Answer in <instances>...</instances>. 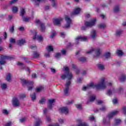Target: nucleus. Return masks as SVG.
<instances>
[{
	"label": "nucleus",
	"instance_id": "20",
	"mask_svg": "<svg viewBox=\"0 0 126 126\" xmlns=\"http://www.w3.org/2000/svg\"><path fill=\"white\" fill-rule=\"evenodd\" d=\"M119 11H120V7L118 5H117L114 8V12L116 13L117 12H119Z\"/></svg>",
	"mask_w": 126,
	"mask_h": 126
},
{
	"label": "nucleus",
	"instance_id": "13",
	"mask_svg": "<svg viewBox=\"0 0 126 126\" xmlns=\"http://www.w3.org/2000/svg\"><path fill=\"white\" fill-rule=\"evenodd\" d=\"M13 105L15 106V107H18V106H19V100H18V99H17V98L15 97L13 99Z\"/></svg>",
	"mask_w": 126,
	"mask_h": 126
},
{
	"label": "nucleus",
	"instance_id": "64",
	"mask_svg": "<svg viewBox=\"0 0 126 126\" xmlns=\"http://www.w3.org/2000/svg\"><path fill=\"white\" fill-rule=\"evenodd\" d=\"M64 32H61V36L62 38H64Z\"/></svg>",
	"mask_w": 126,
	"mask_h": 126
},
{
	"label": "nucleus",
	"instance_id": "61",
	"mask_svg": "<svg viewBox=\"0 0 126 126\" xmlns=\"http://www.w3.org/2000/svg\"><path fill=\"white\" fill-rule=\"evenodd\" d=\"M19 30L20 31H22V32L24 31V30H25L24 27H20L19 28Z\"/></svg>",
	"mask_w": 126,
	"mask_h": 126
},
{
	"label": "nucleus",
	"instance_id": "43",
	"mask_svg": "<svg viewBox=\"0 0 126 126\" xmlns=\"http://www.w3.org/2000/svg\"><path fill=\"white\" fill-rule=\"evenodd\" d=\"M75 106L78 110H82V107L80 104H75Z\"/></svg>",
	"mask_w": 126,
	"mask_h": 126
},
{
	"label": "nucleus",
	"instance_id": "5",
	"mask_svg": "<svg viewBox=\"0 0 126 126\" xmlns=\"http://www.w3.org/2000/svg\"><path fill=\"white\" fill-rule=\"evenodd\" d=\"M95 51L96 52V56H94V59H97V57L98 58V57H100V55H101V50L100 48H92L90 51H88L87 52V54H91V53H92V52Z\"/></svg>",
	"mask_w": 126,
	"mask_h": 126
},
{
	"label": "nucleus",
	"instance_id": "29",
	"mask_svg": "<svg viewBox=\"0 0 126 126\" xmlns=\"http://www.w3.org/2000/svg\"><path fill=\"white\" fill-rule=\"evenodd\" d=\"M44 90V87L40 86L39 87L36 89V92H40L42 91V90Z\"/></svg>",
	"mask_w": 126,
	"mask_h": 126
},
{
	"label": "nucleus",
	"instance_id": "18",
	"mask_svg": "<svg viewBox=\"0 0 126 126\" xmlns=\"http://www.w3.org/2000/svg\"><path fill=\"white\" fill-rule=\"evenodd\" d=\"M25 15V9L23 8L21 9L20 11V16H21V17H24Z\"/></svg>",
	"mask_w": 126,
	"mask_h": 126
},
{
	"label": "nucleus",
	"instance_id": "14",
	"mask_svg": "<svg viewBox=\"0 0 126 126\" xmlns=\"http://www.w3.org/2000/svg\"><path fill=\"white\" fill-rule=\"evenodd\" d=\"M60 110L61 112L64 113L65 115L68 114V108L66 107H62Z\"/></svg>",
	"mask_w": 126,
	"mask_h": 126
},
{
	"label": "nucleus",
	"instance_id": "59",
	"mask_svg": "<svg viewBox=\"0 0 126 126\" xmlns=\"http://www.w3.org/2000/svg\"><path fill=\"white\" fill-rule=\"evenodd\" d=\"M103 103V101L102 100H97V105H101Z\"/></svg>",
	"mask_w": 126,
	"mask_h": 126
},
{
	"label": "nucleus",
	"instance_id": "25",
	"mask_svg": "<svg viewBox=\"0 0 126 126\" xmlns=\"http://www.w3.org/2000/svg\"><path fill=\"white\" fill-rule=\"evenodd\" d=\"M95 99H96V96H95V95H91L90 101V102H94V101H95Z\"/></svg>",
	"mask_w": 126,
	"mask_h": 126
},
{
	"label": "nucleus",
	"instance_id": "42",
	"mask_svg": "<svg viewBox=\"0 0 126 126\" xmlns=\"http://www.w3.org/2000/svg\"><path fill=\"white\" fill-rule=\"evenodd\" d=\"M37 39L39 42H42V41H43V37H42V36H37Z\"/></svg>",
	"mask_w": 126,
	"mask_h": 126
},
{
	"label": "nucleus",
	"instance_id": "1",
	"mask_svg": "<svg viewBox=\"0 0 126 126\" xmlns=\"http://www.w3.org/2000/svg\"><path fill=\"white\" fill-rule=\"evenodd\" d=\"M64 74L61 76V79L64 80L65 78H67L68 80L65 84V89H64V94L65 96H68V92L69 91V86L71 84V79H72V74L69 71L68 67L66 66L64 68Z\"/></svg>",
	"mask_w": 126,
	"mask_h": 126
},
{
	"label": "nucleus",
	"instance_id": "26",
	"mask_svg": "<svg viewBox=\"0 0 126 126\" xmlns=\"http://www.w3.org/2000/svg\"><path fill=\"white\" fill-rule=\"evenodd\" d=\"M22 20L24 22H28L30 20V18L27 17H22Z\"/></svg>",
	"mask_w": 126,
	"mask_h": 126
},
{
	"label": "nucleus",
	"instance_id": "27",
	"mask_svg": "<svg viewBox=\"0 0 126 126\" xmlns=\"http://www.w3.org/2000/svg\"><path fill=\"white\" fill-rule=\"evenodd\" d=\"M120 80L122 82H124L126 81V75L122 74L120 78Z\"/></svg>",
	"mask_w": 126,
	"mask_h": 126
},
{
	"label": "nucleus",
	"instance_id": "63",
	"mask_svg": "<svg viewBox=\"0 0 126 126\" xmlns=\"http://www.w3.org/2000/svg\"><path fill=\"white\" fill-rule=\"evenodd\" d=\"M60 124H63V119H59L58 120Z\"/></svg>",
	"mask_w": 126,
	"mask_h": 126
},
{
	"label": "nucleus",
	"instance_id": "49",
	"mask_svg": "<svg viewBox=\"0 0 126 126\" xmlns=\"http://www.w3.org/2000/svg\"><path fill=\"white\" fill-rule=\"evenodd\" d=\"M16 2H17V0H12L10 2L9 4L10 5H11V4L13 3H16Z\"/></svg>",
	"mask_w": 126,
	"mask_h": 126
},
{
	"label": "nucleus",
	"instance_id": "56",
	"mask_svg": "<svg viewBox=\"0 0 126 126\" xmlns=\"http://www.w3.org/2000/svg\"><path fill=\"white\" fill-rule=\"evenodd\" d=\"M63 55H65L66 54V50L65 49H63L61 51Z\"/></svg>",
	"mask_w": 126,
	"mask_h": 126
},
{
	"label": "nucleus",
	"instance_id": "28",
	"mask_svg": "<svg viewBox=\"0 0 126 126\" xmlns=\"http://www.w3.org/2000/svg\"><path fill=\"white\" fill-rule=\"evenodd\" d=\"M31 97L32 101H34L36 99V93H34L32 94H31Z\"/></svg>",
	"mask_w": 126,
	"mask_h": 126
},
{
	"label": "nucleus",
	"instance_id": "10",
	"mask_svg": "<svg viewBox=\"0 0 126 126\" xmlns=\"http://www.w3.org/2000/svg\"><path fill=\"white\" fill-rule=\"evenodd\" d=\"M63 20V18H59L58 19H55L53 21L54 25H61V23Z\"/></svg>",
	"mask_w": 126,
	"mask_h": 126
},
{
	"label": "nucleus",
	"instance_id": "46",
	"mask_svg": "<svg viewBox=\"0 0 126 126\" xmlns=\"http://www.w3.org/2000/svg\"><path fill=\"white\" fill-rule=\"evenodd\" d=\"M62 54H61V53H57L55 55V58H56V59H59V58H60Z\"/></svg>",
	"mask_w": 126,
	"mask_h": 126
},
{
	"label": "nucleus",
	"instance_id": "31",
	"mask_svg": "<svg viewBox=\"0 0 126 126\" xmlns=\"http://www.w3.org/2000/svg\"><path fill=\"white\" fill-rule=\"evenodd\" d=\"M117 54H118V56H123V55H124V53L123 52V51H122V50H119L118 49L116 51Z\"/></svg>",
	"mask_w": 126,
	"mask_h": 126
},
{
	"label": "nucleus",
	"instance_id": "21",
	"mask_svg": "<svg viewBox=\"0 0 126 126\" xmlns=\"http://www.w3.org/2000/svg\"><path fill=\"white\" fill-rule=\"evenodd\" d=\"M80 8H76L73 12L74 14H78L80 12Z\"/></svg>",
	"mask_w": 126,
	"mask_h": 126
},
{
	"label": "nucleus",
	"instance_id": "45",
	"mask_svg": "<svg viewBox=\"0 0 126 126\" xmlns=\"http://www.w3.org/2000/svg\"><path fill=\"white\" fill-rule=\"evenodd\" d=\"M106 94L108 96H111V95H112V91L111 90H108L107 92L106 93Z\"/></svg>",
	"mask_w": 126,
	"mask_h": 126
},
{
	"label": "nucleus",
	"instance_id": "62",
	"mask_svg": "<svg viewBox=\"0 0 126 126\" xmlns=\"http://www.w3.org/2000/svg\"><path fill=\"white\" fill-rule=\"evenodd\" d=\"M44 56L46 57V58H50V53H46L45 54Z\"/></svg>",
	"mask_w": 126,
	"mask_h": 126
},
{
	"label": "nucleus",
	"instance_id": "6",
	"mask_svg": "<svg viewBox=\"0 0 126 126\" xmlns=\"http://www.w3.org/2000/svg\"><path fill=\"white\" fill-rule=\"evenodd\" d=\"M65 20L67 24L63 27V28L64 29H67L68 28H69V27H70V25H71L72 24L71 19H70V18H69V17L66 16L65 17Z\"/></svg>",
	"mask_w": 126,
	"mask_h": 126
},
{
	"label": "nucleus",
	"instance_id": "17",
	"mask_svg": "<svg viewBox=\"0 0 126 126\" xmlns=\"http://www.w3.org/2000/svg\"><path fill=\"white\" fill-rule=\"evenodd\" d=\"M96 36H97L96 31L94 30H92L91 32V38H92V39H95Z\"/></svg>",
	"mask_w": 126,
	"mask_h": 126
},
{
	"label": "nucleus",
	"instance_id": "55",
	"mask_svg": "<svg viewBox=\"0 0 126 126\" xmlns=\"http://www.w3.org/2000/svg\"><path fill=\"white\" fill-rule=\"evenodd\" d=\"M25 118H22L20 119V123H24L25 122Z\"/></svg>",
	"mask_w": 126,
	"mask_h": 126
},
{
	"label": "nucleus",
	"instance_id": "34",
	"mask_svg": "<svg viewBox=\"0 0 126 126\" xmlns=\"http://www.w3.org/2000/svg\"><path fill=\"white\" fill-rule=\"evenodd\" d=\"M50 1H51L52 2V6L55 8H57V3H56V2L55 0H49Z\"/></svg>",
	"mask_w": 126,
	"mask_h": 126
},
{
	"label": "nucleus",
	"instance_id": "19",
	"mask_svg": "<svg viewBox=\"0 0 126 126\" xmlns=\"http://www.w3.org/2000/svg\"><path fill=\"white\" fill-rule=\"evenodd\" d=\"M33 56L35 59H38L40 57V54L37 51H34L33 52Z\"/></svg>",
	"mask_w": 126,
	"mask_h": 126
},
{
	"label": "nucleus",
	"instance_id": "8",
	"mask_svg": "<svg viewBox=\"0 0 126 126\" xmlns=\"http://www.w3.org/2000/svg\"><path fill=\"white\" fill-rule=\"evenodd\" d=\"M95 23H96V19H94L90 22H85V26L86 27H92V26L95 25Z\"/></svg>",
	"mask_w": 126,
	"mask_h": 126
},
{
	"label": "nucleus",
	"instance_id": "51",
	"mask_svg": "<svg viewBox=\"0 0 126 126\" xmlns=\"http://www.w3.org/2000/svg\"><path fill=\"white\" fill-rule=\"evenodd\" d=\"M77 83H81L82 82V78H79L77 79Z\"/></svg>",
	"mask_w": 126,
	"mask_h": 126
},
{
	"label": "nucleus",
	"instance_id": "48",
	"mask_svg": "<svg viewBox=\"0 0 126 126\" xmlns=\"http://www.w3.org/2000/svg\"><path fill=\"white\" fill-rule=\"evenodd\" d=\"M122 34V31H117L116 32V35L117 36H119Z\"/></svg>",
	"mask_w": 126,
	"mask_h": 126
},
{
	"label": "nucleus",
	"instance_id": "12",
	"mask_svg": "<svg viewBox=\"0 0 126 126\" xmlns=\"http://www.w3.org/2000/svg\"><path fill=\"white\" fill-rule=\"evenodd\" d=\"M118 114V111H114L110 112L108 116H107V118H108L109 120L111 119V118H113L114 116H116Z\"/></svg>",
	"mask_w": 126,
	"mask_h": 126
},
{
	"label": "nucleus",
	"instance_id": "60",
	"mask_svg": "<svg viewBox=\"0 0 126 126\" xmlns=\"http://www.w3.org/2000/svg\"><path fill=\"white\" fill-rule=\"evenodd\" d=\"M123 111H124V115H126V106H124V107L123 108Z\"/></svg>",
	"mask_w": 126,
	"mask_h": 126
},
{
	"label": "nucleus",
	"instance_id": "44",
	"mask_svg": "<svg viewBox=\"0 0 126 126\" xmlns=\"http://www.w3.org/2000/svg\"><path fill=\"white\" fill-rule=\"evenodd\" d=\"M45 103V98H42L39 100V104H43Z\"/></svg>",
	"mask_w": 126,
	"mask_h": 126
},
{
	"label": "nucleus",
	"instance_id": "39",
	"mask_svg": "<svg viewBox=\"0 0 126 126\" xmlns=\"http://www.w3.org/2000/svg\"><path fill=\"white\" fill-rule=\"evenodd\" d=\"M9 42H10V43H11L12 44H15L16 41L15 40V39L11 38H10Z\"/></svg>",
	"mask_w": 126,
	"mask_h": 126
},
{
	"label": "nucleus",
	"instance_id": "50",
	"mask_svg": "<svg viewBox=\"0 0 126 126\" xmlns=\"http://www.w3.org/2000/svg\"><path fill=\"white\" fill-rule=\"evenodd\" d=\"M31 49H32V50H36L37 49V46L34 45H32L31 46Z\"/></svg>",
	"mask_w": 126,
	"mask_h": 126
},
{
	"label": "nucleus",
	"instance_id": "41",
	"mask_svg": "<svg viewBox=\"0 0 126 126\" xmlns=\"http://www.w3.org/2000/svg\"><path fill=\"white\" fill-rule=\"evenodd\" d=\"M110 56H111V53H110V52H107L105 54V57L106 59H109V58L110 57Z\"/></svg>",
	"mask_w": 126,
	"mask_h": 126
},
{
	"label": "nucleus",
	"instance_id": "53",
	"mask_svg": "<svg viewBox=\"0 0 126 126\" xmlns=\"http://www.w3.org/2000/svg\"><path fill=\"white\" fill-rule=\"evenodd\" d=\"M56 32H53L52 35H50V38H54V36H56Z\"/></svg>",
	"mask_w": 126,
	"mask_h": 126
},
{
	"label": "nucleus",
	"instance_id": "11",
	"mask_svg": "<svg viewBox=\"0 0 126 126\" xmlns=\"http://www.w3.org/2000/svg\"><path fill=\"white\" fill-rule=\"evenodd\" d=\"M75 40L77 44H79V42H78L79 40H80V41H86L87 40V37L78 36L76 38Z\"/></svg>",
	"mask_w": 126,
	"mask_h": 126
},
{
	"label": "nucleus",
	"instance_id": "52",
	"mask_svg": "<svg viewBox=\"0 0 126 126\" xmlns=\"http://www.w3.org/2000/svg\"><path fill=\"white\" fill-rule=\"evenodd\" d=\"M100 111H102V112H105V111H106V107H105V106H102L100 108Z\"/></svg>",
	"mask_w": 126,
	"mask_h": 126
},
{
	"label": "nucleus",
	"instance_id": "16",
	"mask_svg": "<svg viewBox=\"0 0 126 126\" xmlns=\"http://www.w3.org/2000/svg\"><path fill=\"white\" fill-rule=\"evenodd\" d=\"M77 121L80 124V125H78V126H88V125L85 122L82 123V120H81V119H78Z\"/></svg>",
	"mask_w": 126,
	"mask_h": 126
},
{
	"label": "nucleus",
	"instance_id": "3",
	"mask_svg": "<svg viewBox=\"0 0 126 126\" xmlns=\"http://www.w3.org/2000/svg\"><path fill=\"white\" fill-rule=\"evenodd\" d=\"M23 82L22 85H27L28 86V89L29 91H31L33 89V82L26 80H22Z\"/></svg>",
	"mask_w": 126,
	"mask_h": 126
},
{
	"label": "nucleus",
	"instance_id": "40",
	"mask_svg": "<svg viewBox=\"0 0 126 126\" xmlns=\"http://www.w3.org/2000/svg\"><path fill=\"white\" fill-rule=\"evenodd\" d=\"M26 94H23L20 95V99H24V98H26Z\"/></svg>",
	"mask_w": 126,
	"mask_h": 126
},
{
	"label": "nucleus",
	"instance_id": "15",
	"mask_svg": "<svg viewBox=\"0 0 126 126\" xmlns=\"http://www.w3.org/2000/svg\"><path fill=\"white\" fill-rule=\"evenodd\" d=\"M26 43L25 39H22L21 40H19L17 41V44L18 46H22V45H24Z\"/></svg>",
	"mask_w": 126,
	"mask_h": 126
},
{
	"label": "nucleus",
	"instance_id": "47",
	"mask_svg": "<svg viewBox=\"0 0 126 126\" xmlns=\"http://www.w3.org/2000/svg\"><path fill=\"white\" fill-rule=\"evenodd\" d=\"M3 114H4V115H7L8 114V111L6 109H3L2 110Z\"/></svg>",
	"mask_w": 126,
	"mask_h": 126
},
{
	"label": "nucleus",
	"instance_id": "37",
	"mask_svg": "<svg viewBox=\"0 0 126 126\" xmlns=\"http://www.w3.org/2000/svg\"><path fill=\"white\" fill-rule=\"evenodd\" d=\"M79 61H80V62H86V58H85V57H80L79 59Z\"/></svg>",
	"mask_w": 126,
	"mask_h": 126
},
{
	"label": "nucleus",
	"instance_id": "35",
	"mask_svg": "<svg viewBox=\"0 0 126 126\" xmlns=\"http://www.w3.org/2000/svg\"><path fill=\"white\" fill-rule=\"evenodd\" d=\"M97 66H98V68L99 69H100V70H103V69H104V68H105V67H104V66L102 64H98L97 65Z\"/></svg>",
	"mask_w": 126,
	"mask_h": 126
},
{
	"label": "nucleus",
	"instance_id": "23",
	"mask_svg": "<svg viewBox=\"0 0 126 126\" xmlns=\"http://www.w3.org/2000/svg\"><path fill=\"white\" fill-rule=\"evenodd\" d=\"M12 11L13 13H16L18 11V8L16 6H14L12 8Z\"/></svg>",
	"mask_w": 126,
	"mask_h": 126
},
{
	"label": "nucleus",
	"instance_id": "2",
	"mask_svg": "<svg viewBox=\"0 0 126 126\" xmlns=\"http://www.w3.org/2000/svg\"><path fill=\"white\" fill-rule=\"evenodd\" d=\"M96 88V89H106V85L105 84V78H103L101 79V83L98 84H94L93 83H91L90 85H88L87 87L83 86V90L84 91H86L88 88Z\"/></svg>",
	"mask_w": 126,
	"mask_h": 126
},
{
	"label": "nucleus",
	"instance_id": "30",
	"mask_svg": "<svg viewBox=\"0 0 126 126\" xmlns=\"http://www.w3.org/2000/svg\"><path fill=\"white\" fill-rule=\"evenodd\" d=\"M99 28H100V29H104V28H106V25L105 24H100L98 25Z\"/></svg>",
	"mask_w": 126,
	"mask_h": 126
},
{
	"label": "nucleus",
	"instance_id": "24",
	"mask_svg": "<svg viewBox=\"0 0 126 126\" xmlns=\"http://www.w3.org/2000/svg\"><path fill=\"white\" fill-rule=\"evenodd\" d=\"M41 125V119L38 118L35 122V125L34 126H39Z\"/></svg>",
	"mask_w": 126,
	"mask_h": 126
},
{
	"label": "nucleus",
	"instance_id": "36",
	"mask_svg": "<svg viewBox=\"0 0 126 126\" xmlns=\"http://www.w3.org/2000/svg\"><path fill=\"white\" fill-rule=\"evenodd\" d=\"M115 125L116 126H118V125H119V124H121V122H122V121L120 119H115Z\"/></svg>",
	"mask_w": 126,
	"mask_h": 126
},
{
	"label": "nucleus",
	"instance_id": "33",
	"mask_svg": "<svg viewBox=\"0 0 126 126\" xmlns=\"http://www.w3.org/2000/svg\"><path fill=\"white\" fill-rule=\"evenodd\" d=\"M1 88L2 89V90L6 89V88H7V85H6V84H1Z\"/></svg>",
	"mask_w": 126,
	"mask_h": 126
},
{
	"label": "nucleus",
	"instance_id": "4",
	"mask_svg": "<svg viewBox=\"0 0 126 126\" xmlns=\"http://www.w3.org/2000/svg\"><path fill=\"white\" fill-rule=\"evenodd\" d=\"M1 59H0V65H3V64H5V63H6V61H5L4 60H13L14 59V57L2 55L1 56Z\"/></svg>",
	"mask_w": 126,
	"mask_h": 126
},
{
	"label": "nucleus",
	"instance_id": "54",
	"mask_svg": "<svg viewBox=\"0 0 126 126\" xmlns=\"http://www.w3.org/2000/svg\"><path fill=\"white\" fill-rule=\"evenodd\" d=\"M113 104H117L118 103V99L117 98L114 99L112 100Z\"/></svg>",
	"mask_w": 126,
	"mask_h": 126
},
{
	"label": "nucleus",
	"instance_id": "22",
	"mask_svg": "<svg viewBox=\"0 0 126 126\" xmlns=\"http://www.w3.org/2000/svg\"><path fill=\"white\" fill-rule=\"evenodd\" d=\"M6 80H7V81H10V80H11V74H10V73H8L7 74L6 77Z\"/></svg>",
	"mask_w": 126,
	"mask_h": 126
},
{
	"label": "nucleus",
	"instance_id": "38",
	"mask_svg": "<svg viewBox=\"0 0 126 126\" xmlns=\"http://www.w3.org/2000/svg\"><path fill=\"white\" fill-rule=\"evenodd\" d=\"M9 32L11 33H13V32H14V25H12L11 27L9 29Z\"/></svg>",
	"mask_w": 126,
	"mask_h": 126
},
{
	"label": "nucleus",
	"instance_id": "9",
	"mask_svg": "<svg viewBox=\"0 0 126 126\" xmlns=\"http://www.w3.org/2000/svg\"><path fill=\"white\" fill-rule=\"evenodd\" d=\"M54 99H50L48 100V107L49 109V110H52V108H53V105L55 102Z\"/></svg>",
	"mask_w": 126,
	"mask_h": 126
},
{
	"label": "nucleus",
	"instance_id": "32",
	"mask_svg": "<svg viewBox=\"0 0 126 126\" xmlns=\"http://www.w3.org/2000/svg\"><path fill=\"white\" fill-rule=\"evenodd\" d=\"M47 51H49V52H53L54 51V48L52 46H48L47 47Z\"/></svg>",
	"mask_w": 126,
	"mask_h": 126
},
{
	"label": "nucleus",
	"instance_id": "58",
	"mask_svg": "<svg viewBox=\"0 0 126 126\" xmlns=\"http://www.w3.org/2000/svg\"><path fill=\"white\" fill-rule=\"evenodd\" d=\"M11 125H12V123H11V122H9L7 123H6L5 125V126H11Z\"/></svg>",
	"mask_w": 126,
	"mask_h": 126
},
{
	"label": "nucleus",
	"instance_id": "7",
	"mask_svg": "<svg viewBox=\"0 0 126 126\" xmlns=\"http://www.w3.org/2000/svg\"><path fill=\"white\" fill-rule=\"evenodd\" d=\"M35 23L36 24H39V26L40 27V31H41V32H45L46 30V26H45V24L41 23V21L39 20H36Z\"/></svg>",
	"mask_w": 126,
	"mask_h": 126
},
{
	"label": "nucleus",
	"instance_id": "57",
	"mask_svg": "<svg viewBox=\"0 0 126 126\" xmlns=\"http://www.w3.org/2000/svg\"><path fill=\"white\" fill-rule=\"evenodd\" d=\"M46 120L48 123H50L51 122V117L50 116H46Z\"/></svg>",
	"mask_w": 126,
	"mask_h": 126
}]
</instances>
